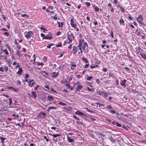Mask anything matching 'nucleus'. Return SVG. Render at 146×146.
<instances>
[{
  "instance_id": "nucleus-1",
  "label": "nucleus",
  "mask_w": 146,
  "mask_h": 146,
  "mask_svg": "<svg viewBox=\"0 0 146 146\" xmlns=\"http://www.w3.org/2000/svg\"><path fill=\"white\" fill-rule=\"evenodd\" d=\"M78 46L80 50H81V48H82L84 51L87 52L88 51L87 49L88 44L87 42H85L84 40H79V43Z\"/></svg>"
},
{
  "instance_id": "nucleus-2",
  "label": "nucleus",
  "mask_w": 146,
  "mask_h": 146,
  "mask_svg": "<svg viewBox=\"0 0 146 146\" xmlns=\"http://www.w3.org/2000/svg\"><path fill=\"white\" fill-rule=\"evenodd\" d=\"M33 35V33L32 31H29L28 32H25V36L27 39H29Z\"/></svg>"
},
{
  "instance_id": "nucleus-3",
  "label": "nucleus",
  "mask_w": 146,
  "mask_h": 146,
  "mask_svg": "<svg viewBox=\"0 0 146 146\" xmlns=\"http://www.w3.org/2000/svg\"><path fill=\"white\" fill-rule=\"evenodd\" d=\"M67 35L68 38L70 41L69 42H71L73 39L74 38L73 34L70 31H69L68 32Z\"/></svg>"
},
{
  "instance_id": "nucleus-4",
  "label": "nucleus",
  "mask_w": 146,
  "mask_h": 146,
  "mask_svg": "<svg viewBox=\"0 0 146 146\" xmlns=\"http://www.w3.org/2000/svg\"><path fill=\"white\" fill-rule=\"evenodd\" d=\"M38 116L40 118H44L46 117V115L44 111H42L38 114Z\"/></svg>"
},
{
  "instance_id": "nucleus-5",
  "label": "nucleus",
  "mask_w": 146,
  "mask_h": 146,
  "mask_svg": "<svg viewBox=\"0 0 146 146\" xmlns=\"http://www.w3.org/2000/svg\"><path fill=\"white\" fill-rule=\"evenodd\" d=\"M74 84L75 85H78L76 90L78 91H79L81 89L83 88L82 86L79 84V82H77L76 83H75Z\"/></svg>"
},
{
  "instance_id": "nucleus-6",
  "label": "nucleus",
  "mask_w": 146,
  "mask_h": 146,
  "mask_svg": "<svg viewBox=\"0 0 146 146\" xmlns=\"http://www.w3.org/2000/svg\"><path fill=\"white\" fill-rule=\"evenodd\" d=\"M78 49V48L77 46H74L73 47V50L72 53H73V54H75L77 52Z\"/></svg>"
},
{
  "instance_id": "nucleus-7",
  "label": "nucleus",
  "mask_w": 146,
  "mask_h": 146,
  "mask_svg": "<svg viewBox=\"0 0 146 146\" xmlns=\"http://www.w3.org/2000/svg\"><path fill=\"white\" fill-rule=\"evenodd\" d=\"M140 55L142 56V57L145 60H146V52H141Z\"/></svg>"
},
{
  "instance_id": "nucleus-8",
  "label": "nucleus",
  "mask_w": 146,
  "mask_h": 146,
  "mask_svg": "<svg viewBox=\"0 0 146 146\" xmlns=\"http://www.w3.org/2000/svg\"><path fill=\"white\" fill-rule=\"evenodd\" d=\"M75 114L78 115H83L84 116H85V115L84 114V113L81 111H77L76 112H75Z\"/></svg>"
},
{
  "instance_id": "nucleus-9",
  "label": "nucleus",
  "mask_w": 146,
  "mask_h": 146,
  "mask_svg": "<svg viewBox=\"0 0 146 146\" xmlns=\"http://www.w3.org/2000/svg\"><path fill=\"white\" fill-rule=\"evenodd\" d=\"M23 71V70L21 68H19L18 71L17 72V73L19 76L21 74Z\"/></svg>"
},
{
  "instance_id": "nucleus-10",
  "label": "nucleus",
  "mask_w": 146,
  "mask_h": 146,
  "mask_svg": "<svg viewBox=\"0 0 146 146\" xmlns=\"http://www.w3.org/2000/svg\"><path fill=\"white\" fill-rule=\"evenodd\" d=\"M67 139L68 141L70 143H72L74 142V140L73 139H71L70 137H68L67 135Z\"/></svg>"
},
{
  "instance_id": "nucleus-11",
  "label": "nucleus",
  "mask_w": 146,
  "mask_h": 146,
  "mask_svg": "<svg viewBox=\"0 0 146 146\" xmlns=\"http://www.w3.org/2000/svg\"><path fill=\"white\" fill-rule=\"evenodd\" d=\"M143 17L141 15H140L139 16L137 17V20L139 22L143 20Z\"/></svg>"
},
{
  "instance_id": "nucleus-12",
  "label": "nucleus",
  "mask_w": 146,
  "mask_h": 146,
  "mask_svg": "<svg viewBox=\"0 0 146 146\" xmlns=\"http://www.w3.org/2000/svg\"><path fill=\"white\" fill-rule=\"evenodd\" d=\"M109 92H107L105 93L104 92L102 96L103 97L106 98L108 96V94H109Z\"/></svg>"
},
{
  "instance_id": "nucleus-13",
  "label": "nucleus",
  "mask_w": 146,
  "mask_h": 146,
  "mask_svg": "<svg viewBox=\"0 0 146 146\" xmlns=\"http://www.w3.org/2000/svg\"><path fill=\"white\" fill-rule=\"evenodd\" d=\"M70 21V24L72 27H73V26L74 27V26L75 25H77L74 22V21L72 19H71Z\"/></svg>"
},
{
  "instance_id": "nucleus-14",
  "label": "nucleus",
  "mask_w": 146,
  "mask_h": 146,
  "mask_svg": "<svg viewBox=\"0 0 146 146\" xmlns=\"http://www.w3.org/2000/svg\"><path fill=\"white\" fill-rule=\"evenodd\" d=\"M117 7L119 8V9L121 10V11L122 12H123L124 11V9L119 4H118L117 6Z\"/></svg>"
},
{
  "instance_id": "nucleus-15",
  "label": "nucleus",
  "mask_w": 146,
  "mask_h": 146,
  "mask_svg": "<svg viewBox=\"0 0 146 146\" xmlns=\"http://www.w3.org/2000/svg\"><path fill=\"white\" fill-rule=\"evenodd\" d=\"M76 65L75 64H72L71 65V67H70V68L72 70H74L76 68Z\"/></svg>"
},
{
  "instance_id": "nucleus-16",
  "label": "nucleus",
  "mask_w": 146,
  "mask_h": 146,
  "mask_svg": "<svg viewBox=\"0 0 146 146\" xmlns=\"http://www.w3.org/2000/svg\"><path fill=\"white\" fill-rule=\"evenodd\" d=\"M82 61L86 63H87L88 62V61L87 60L86 58L83 57L82 58Z\"/></svg>"
},
{
  "instance_id": "nucleus-17",
  "label": "nucleus",
  "mask_w": 146,
  "mask_h": 146,
  "mask_svg": "<svg viewBox=\"0 0 146 146\" xmlns=\"http://www.w3.org/2000/svg\"><path fill=\"white\" fill-rule=\"evenodd\" d=\"M128 71H129L128 72V73H129L131 75H133L134 74V72L133 69H131L130 70H129L128 69Z\"/></svg>"
},
{
  "instance_id": "nucleus-18",
  "label": "nucleus",
  "mask_w": 146,
  "mask_h": 146,
  "mask_svg": "<svg viewBox=\"0 0 146 146\" xmlns=\"http://www.w3.org/2000/svg\"><path fill=\"white\" fill-rule=\"evenodd\" d=\"M126 81H127L125 80H123L120 83L121 85L123 86H124Z\"/></svg>"
},
{
  "instance_id": "nucleus-19",
  "label": "nucleus",
  "mask_w": 146,
  "mask_h": 146,
  "mask_svg": "<svg viewBox=\"0 0 146 146\" xmlns=\"http://www.w3.org/2000/svg\"><path fill=\"white\" fill-rule=\"evenodd\" d=\"M109 77V78H110V77H111L113 79L115 77L114 74L112 73H110Z\"/></svg>"
},
{
  "instance_id": "nucleus-20",
  "label": "nucleus",
  "mask_w": 146,
  "mask_h": 146,
  "mask_svg": "<svg viewBox=\"0 0 146 146\" xmlns=\"http://www.w3.org/2000/svg\"><path fill=\"white\" fill-rule=\"evenodd\" d=\"M31 93H32L33 96L34 98H36V92L34 91H32Z\"/></svg>"
},
{
  "instance_id": "nucleus-21",
  "label": "nucleus",
  "mask_w": 146,
  "mask_h": 146,
  "mask_svg": "<svg viewBox=\"0 0 146 146\" xmlns=\"http://www.w3.org/2000/svg\"><path fill=\"white\" fill-rule=\"evenodd\" d=\"M35 84V81H33L31 83L29 84V86L30 87H32Z\"/></svg>"
},
{
  "instance_id": "nucleus-22",
  "label": "nucleus",
  "mask_w": 146,
  "mask_h": 146,
  "mask_svg": "<svg viewBox=\"0 0 146 146\" xmlns=\"http://www.w3.org/2000/svg\"><path fill=\"white\" fill-rule=\"evenodd\" d=\"M52 36H49L48 35H47L43 38V39H50L52 38Z\"/></svg>"
},
{
  "instance_id": "nucleus-23",
  "label": "nucleus",
  "mask_w": 146,
  "mask_h": 146,
  "mask_svg": "<svg viewBox=\"0 0 146 146\" xmlns=\"http://www.w3.org/2000/svg\"><path fill=\"white\" fill-rule=\"evenodd\" d=\"M57 23L59 25L58 27L60 28L61 27H62V26L63 25V22H61L60 23L59 22L57 21Z\"/></svg>"
},
{
  "instance_id": "nucleus-24",
  "label": "nucleus",
  "mask_w": 146,
  "mask_h": 146,
  "mask_svg": "<svg viewBox=\"0 0 146 146\" xmlns=\"http://www.w3.org/2000/svg\"><path fill=\"white\" fill-rule=\"evenodd\" d=\"M2 51L4 53H5L6 55H8L9 54V52H8L7 50L6 49H2Z\"/></svg>"
},
{
  "instance_id": "nucleus-25",
  "label": "nucleus",
  "mask_w": 146,
  "mask_h": 146,
  "mask_svg": "<svg viewBox=\"0 0 146 146\" xmlns=\"http://www.w3.org/2000/svg\"><path fill=\"white\" fill-rule=\"evenodd\" d=\"M92 78V76H88V75L86 79L90 81Z\"/></svg>"
},
{
  "instance_id": "nucleus-26",
  "label": "nucleus",
  "mask_w": 146,
  "mask_h": 146,
  "mask_svg": "<svg viewBox=\"0 0 146 146\" xmlns=\"http://www.w3.org/2000/svg\"><path fill=\"white\" fill-rule=\"evenodd\" d=\"M0 139L1 140V142L2 143H4V141L5 140V138H3L1 137H0Z\"/></svg>"
},
{
  "instance_id": "nucleus-27",
  "label": "nucleus",
  "mask_w": 146,
  "mask_h": 146,
  "mask_svg": "<svg viewBox=\"0 0 146 146\" xmlns=\"http://www.w3.org/2000/svg\"><path fill=\"white\" fill-rule=\"evenodd\" d=\"M94 9L96 11H99V8L97 6H95L94 5Z\"/></svg>"
},
{
  "instance_id": "nucleus-28",
  "label": "nucleus",
  "mask_w": 146,
  "mask_h": 146,
  "mask_svg": "<svg viewBox=\"0 0 146 146\" xmlns=\"http://www.w3.org/2000/svg\"><path fill=\"white\" fill-rule=\"evenodd\" d=\"M47 98H48V100H53V97L51 96H48Z\"/></svg>"
},
{
  "instance_id": "nucleus-29",
  "label": "nucleus",
  "mask_w": 146,
  "mask_h": 146,
  "mask_svg": "<svg viewBox=\"0 0 146 146\" xmlns=\"http://www.w3.org/2000/svg\"><path fill=\"white\" fill-rule=\"evenodd\" d=\"M15 54L17 55H18L19 57H20L21 54L19 53V50H17V51L16 52Z\"/></svg>"
},
{
  "instance_id": "nucleus-30",
  "label": "nucleus",
  "mask_w": 146,
  "mask_h": 146,
  "mask_svg": "<svg viewBox=\"0 0 146 146\" xmlns=\"http://www.w3.org/2000/svg\"><path fill=\"white\" fill-rule=\"evenodd\" d=\"M110 112L112 114H115V110H113L112 109L110 111Z\"/></svg>"
},
{
  "instance_id": "nucleus-31",
  "label": "nucleus",
  "mask_w": 146,
  "mask_h": 146,
  "mask_svg": "<svg viewBox=\"0 0 146 146\" xmlns=\"http://www.w3.org/2000/svg\"><path fill=\"white\" fill-rule=\"evenodd\" d=\"M59 75L58 72H57L55 74H53L52 76V77L53 78H55L58 75Z\"/></svg>"
},
{
  "instance_id": "nucleus-32",
  "label": "nucleus",
  "mask_w": 146,
  "mask_h": 146,
  "mask_svg": "<svg viewBox=\"0 0 146 146\" xmlns=\"http://www.w3.org/2000/svg\"><path fill=\"white\" fill-rule=\"evenodd\" d=\"M88 90V91H92L93 92L94 90V88H90L89 87L87 88Z\"/></svg>"
},
{
  "instance_id": "nucleus-33",
  "label": "nucleus",
  "mask_w": 146,
  "mask_h": 146,
  "mask_svg": "<svg viewBox=\"0 0 146 146\" xmlns=\"http://www.w3.org/2000/svg\"><path fill=\"white\" fill-rule=\"evenodd\" d=\"M59 104L60 105H62L63 106H64L66 105V104L62 102H59Z\"/></svg>"
},
{
  "instance_id": "nucleus-34",
  "label": "nucleus",
  "mask_w": 146,
  "mask_h": 146,
  "mask_svg": "<svg viewBox=\"0 0 146 146\" xmlns=\"http://www.w3.org/2000/svg\"><path fill=\"white\" fill-rule=\"evenodd\" d=\"M119 22L121 24H123L124 23V20L121 19L119 21Z\"/></svg>"
},
{
  "instance_id": "nucleus-35",
  "label": "nucleus",
  "mask_w": 146,
  "mask_h": 146,
  "mask_svg": "<svg viewBox=\"0 0 146 146\" xmlns=\"http://www.w3.org/2000/svg\"><path fill=\"white\" fill-rule=\"evenodd\" d=\"M50 90L51 92H53L54 93H57V92L55 90H54L52 88H51Z\"/></svg>"
},
{
  "instance_id": "nucleus-36",
  "label": "nucleus",
  "mask_w": 146,
  "mask_h": 146,
  "mask_svg": "<svg viewBox=\"0 0 146 146\" xmlns=\"http://www.w3.org/2000/svg\"><path fill=\"white\" fill-rule=\"evenodd\" d=\"M76 123L78 125H83V123L82 122H80L79 121H76Z\"/></svg>"
},
{
  "instance_id": "nucleus-37",
  "label": "nucleus",
  "mask_w": 146,
  "mask_h": 146,
  "mask_svg": "<svg viewBox=\"0 0 146 146\" xmlns=\"http://www.w3.org/2000/svg\"><path fill=\"white\" fill-rule=\"evenodd\" d=\"M42 73H44L45 74L44 76H48V73L47 72H46L45 71H42L41 72Z\"/></svg>"
},
{
  "instance_id": "nucleus-38",
  "label": "nucleus",
  "mask_w": 146,
  "mask_h": 146,
  "mask_svg": "<svg viewBox=\"0 0 146 146\" xmlns=\"http://www.w3.org/2000/svg\"><path fill=\"white\" fill-rule=\"evenodd\" d=\"M132 83V81L131 80H130V81L129 82V81H128V86L129 85L130 86H131L132 88V86L131 85V83Z\"/></svg>"
},
{
  "instance_id": "nucleus-39",
  "label": "nucleus",
  "mask_w": 146,
  "mask_h": 146,
  "mask_svg": "<svg viewBox=\"0 0 146 146\" xmlns=\"http://www.w3.org/2000/svg\"><path fill=\"white\" fill-rule=\"evenodd\" d=\"M85 4L87 5V6L88 7H89L90 6V3L89 2H85Z\"/></svg>"
},
{
  "instance_id": "nucleus-40",
  "label": "nucleus",
  "mask_w": 146,
  "mask_h": 146,
  "mask_svg": "<svg viewBox=\"0 0 146 146\" xmlns=\"http://www.w3.org/2000/svg\"><path fill=\"white\" fill-rule=\"evenodd\" d=\"M86 109L90 113H94L93 111L90 110L89 109H88V108H86Z\"/></svg>"
},
{
  "instance_id": "nucleus-41",
  "label": "nucleus",
  "mask_w": 146,
  "mask_h": 146,
  "mask_svg": "<svg viewBox=\"0 0 146 146\" xmlns=\"http://www.w3.org/2000/svg\"><path fill=\"white\" fill-rule=\"evenodd\" d=\"M9 105L10 106H11V104H12V100L11 98L9 99Z\"/></svg>"
},
{
  "instance_id": "nucleus-42",
  "label": "nucleus",
  "mask_w": 146,
  "mask_h": 146,
  "mask_svg": "<svg viewBox=\"0 0 146 146\" xmlns=\"http://www.w3.org/2000/svg\"><path fill=\"white\" fill-rule=\"evenodd\" d=\"M43 61L44 62H45L47 60V58L46 57H44L43 59Z\"/></svg>"
},
{
  "instance_id": "nucleus-43",
  "label": "nucleus",
  "mask_w": 146,
  "mask_h": 146,
  "mask_svg": "<svg viewBox=\"0 0 146 146\" xmlns=\"http://www.w3.org/2000/svg\"><path fill=\"white\" fill-rule=\"evenodd\" d=\"M142 34H143V35H141V36L142 39H144L145 38V35L144 33H142Z\"/></svg>"
},
{
  "instance_id": "nucleus-44",
  "label": "nucleus",
  "mask_w": 146,
  "mask_h": 146,
  "mask_svg": "<svg viewBox=\"0 0 146 146\" xmlns=\"http://www.w3.org/2000/svg\"><path fill=\"white\" fill-rule=\"evenodd\" d=\"M129 119H130L131 121H133L134 119L133 118H132L131 117H129V116L128 115V120H129Z\"/></svg>"
},
{
  "instance_id": "nucleus-45",
  "label": "nucleus",
  "mask_w": 146,
  "mask_h": 146,
  "mask_svg": "<svg viewBox=\"0 0 146 146\" xmlns=\"http://www.w3.org/2000/svg\"><path fill=\"white\" fill-rule=\"evenodd\" d=\"M3 68V67H1L0 68V71H1L2 72H3L4 71V70Z\"/></svg>"
},
{
  "instance_id": "nucleus-46",
  "label": "nucleus",
  "mask_w": 146,
  "mask_h": 146,
  "mask_svg": "<svg viewBox=\"0 0 146 146\" xmlns=\"http://www.w3.org/2000/svg\"><path fill=\"white\" fill-rule=\"evenodd\" d=\"M139 22V24H141L143 26H145V24L143 22H141V21Z\"/></svg>"
},
{
  "instance_id": "nucleus-47",
  "label": "nucleus",
  "mask_w": 146,
  "mask_h": 146,
  "mask_svg": "<svg viewBox=\"0 0 146 146\" xmlns=\"http://www.w3.org/2000/svg\"><path fill=\"white\" fill-rule=\"evenodd\" d=\"M5 70L6 72H7L8 70V68L6 66H5L4 67Z\"/></svg>"
},
{
  "instance_id": "nucleus-48",
  "label": "nucleus",
  "mask_w": 146,
  "mask_h": 146,
  "mask_svg": "<svg viewBox=\"0 0 146 146\" xmlns=\"http://www.w3.org/2000/svg\"><path fill=\"white\" fill-rule=\"evenodd\" d=\"M40 87V86L39 85H37L34 88V89L35 90H36L37 88Z\"/></svg>"
},
{
  "instance_id": "nucleus-49",
  "label": "nucleus",
  "mask_w": 146,
  "mask_h": 146,
  "mask_svg": "<svg viewBox=\"0 0 146 146\" xmlns=\"http://www.w3.org/2000/svg\"><path fill=\"white\" fill-rule=\"evenodd\" d=\"M116 125V126L119 127H120L121 126V124H120L119 123H117Z\"/></svg>"
},
{
  "instance_id": "nucleus-50",
  "label": "nucleus",
  "mask_w": 146,
  "mask_h": 146,
  "mask_svg": "<svg viewBox=\"0 0 146 146\" xmlns=\"http://www.w3.org/2000/svg\"><path fill=\"white\" fill-rule=\"evenodd\" d=\"M103 92L104 91H101V92H98V93L99 94L102 96Z\"/></svg>"
},
{
  "instance_id": "nucleus-51",
  "label": "nucleus",
  "mask_w": 146,
  "mask_h": 146,
  "mask_svg": "<svg viewBox=\"0 0 146 146\" xmlns=\"http://www.w3.org/2000/svg\"><path fill=\"white\" fill-rule=\"evenodd\" d=\"M110 35L111 36V37L113 38V32H112V31H111L110 32Z\"/></svg>"
},
{
  "instance_id": "nucleus-52",
  "label": "nucleus",
  "mask_w": 146,
  "mask_h": 146,
  "mask_svg": "<svg viewBox=\"0 0 146 146\" xmlns=\"http://www.w3.org/2000/svg\"><path fill=\"white\" fill-rule=\"evenodd\" d=\"M53 45L52 44H49L47 46V48H51V46H52Z\"/></svg>"
},
{
  "instance_id": "nucleus-53",
  "label": "nucleus",
  "mask_w": 146,
  "mask_h": 146,
  "mask_svg": "<svg viewBox=\"0 0 146 146\" xmlns=\"http://www.w3.org/2000/svg\"><path fill=\"white\" fill-rule=\"evenodd\" d=\"M53 19L55 20H56L57 19V17H56V14L53 17Z\"/></svg>"
},
{
  "instance_id": "nucleus-54",
  "label": "nucleus",
  "mask_w": 146,
  "mask_h": 146,
  "mask_svg": "<svg viewBox=\"0 0 146 146\" xmlns=\"http://www.w3.org/2000/svg\"><path fill=\"white\" fill-rule=\"evenodd\" d=\"M4 34L6 35L7 36H8L9 35V33L7 32H5L4 33Z\"/></svg>"
},
{
  "instance_id": "nucleus-55",
  "label": "nucleus",
  "mask_w": 146,
  "mask_h": 146,
  "mask_svg": "<svg viewBox=\"0 0 146 146\" xmlns=\"http://www.w3.org/2000/svg\"><path fill=\"white\" fill-rule=\"evenodd\" d=\"M21 82L19 80H17V84H19L21 85Z\"/></svg>"
},
{
  "instance_id": "nucleus-56",
  "label": "nucleus",
  "mask_w": 146,
  "mask_h": 146,
  "mask_svg": "<svg viewBox=\"0 0 146 146\" xmlns=\"http://www.w3.org/2000/svg\"><path fill=\"white\" fill-rule=\"evenodd\" d=\"M56 108V107H54V106H51L49 107V109H55Z\"/></svg>"
},
{
  "instance_id": "nucleus-57",
  "label": "nucleus",
  "mask_w": 146,
  "mask_h": 146,
  "mask_svg": "<svg viewBox=\"0 0 146 146\" xmlns=\"http://www.w3.org/2000/svg\"><path fill=\"white\" fill-rule=\"evenodd\" d=\"M1 16H2V18H3V19L4 20H5V19H6V17L4 15H1Z\"/></svg>"
},
{
  "instance_id": "nucleus-58",
  "label": "nucleus",
  "mask_w": 146,
  "mask_h": 146,
  "mask_svg": "<svg viewBox=\"0 0 146 146\" xmlns=\"http://www.w3.org/2000/svg\"><path fill=\"white\" fill-rule=\"evenodd\" d=\"M43 138L46 139V141L48 142V139L47 138L46 136L44 135L43 136Z\"/></svg>"
},
{
  "instance_id": "nucleus-59",
  "label": "nucleus",
  "mask_w": 146,
  "mask_h": 146,
  "mask_svg": "<svg viewBox=\"0 0 146 146\" xmlns=\"http://www.w3.org/2000/svg\"><path fill=\"white\" fill-rule=\"evenodd\" d=\"M93 23H94V24L95 25H98V22L96 21H94V22H93Z\"/></svg>"
},
{
  "instance_id": "nucleus-60",
  "label": "nucleus",
  "mask_w": 146,
  "mask_h": 146,
  "mask_svg": "<svg viewBox=\"0 0 146 146\" xmlns=\"http://www.w3.org/2000/svg\"><path fill=\"white\" fill-rule=\"evenodd\" d=\"M37 64L38 66H39L40 65H41L42 66V65L43 64L42 62H38L37 63Z\"/></svg>"
},
{
  "instance_id": "nucleus-61",
  "label": "nucleus",
  "mask_w": 146,
  "mask_h": 146,
  "mask_svg": "<svg viewBox=\"0 0 146 146\" xmlns=\"http://www.w3.org/2000/svg\"><path fill=\"white\" fill-rule=\"evenodd\" d=\"M25 16L28 17V16L26 14H23L21 15V16L22 17H25Z\"/></svg>"
},
{
  "instance_id": "nucleus-62",
  "label": "nucleus",
  "mask_w": 146,
  "mask_h": 146,
  "mask_svg": "<svg viewBox=\"0 0 146 146\" xmlns=\"http://www.w3.org/2000/svg\"><path fill=\"white\" fill-rule=\"evenodd\" d=\"M107 107L108 108L110 109L112 108L110 105H108L107 106Z\"/></svg>"
},
{
  "instance_id": "nucleus-63",
  "label": "nucleus",
  "mask_w": 146,
  "mask_h": 146,
  "mask_svg": "<svg viewBox=\"0 0 146 146\" xmlns=\"http://www.w3.org/2000/svg\"><path fill=\"white\" fill-rule=\"evenodd\" d=\"M14 42L15 43V44H16V45H19V44L17 42L16 40H15L14 41Z\"/></svg>"
},
{
  "instance_id": "nucleus-64",
  "label": "nucleus",
  "mask_w": 146,
  "mask_h": 146,
  "mask_svg": "<svg viewBox=\"0 0 146 146\" xmlns=\"http://www.w3.org/2000/svg\"><path fill=\"white\" fill-rule=\"evenodd\" d=\"M103 70L104 72H106L107 71V70L106 68H103Z\"/></svg>"
}]
</instances>
